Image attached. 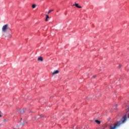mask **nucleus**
I'll return each instance as SVG.
<instances>
[{"label": "nucleus", "instance_id": "1a4fd4ad", "mask_svg": "<svg viewBox=\"0 0 129 129\" xmlns=\"http://www.w3.org/2000/svg\"><path fill=\"white\" fill-rule=\"evenodd\" d=\"M36 5L35 4H33L32 6V9H35V8H36Z\"/></svg>", "mask_w": 129, "mask_h": 129}, {"label": "nucleus", "instance_id": "f257e3e1", "mask_svg": "<svg viewBox=\"0 0 129 129\" xmlns=\"http://www.w3.org/2000/svg\"><path fill=\"white\" fill-rule=\"evenodd\" d=\"M126 113L124 115V117H123L121 119V121H119L116 122L114 123V125L113 126L110 127V129H115L116 127H118V126H120V124H122V123H124V122L126 120V116H128V117H129V107L126 109Z\"/></svg>", "mask_w": 129, "mask_h": 129}, {"label": "nucleus", "instance_id": "0eeeda50", "mask_svg": "<svg viewBox=\"0 0 129 129\" xmlns=\"http://www.w3.org/2000/svg\"><path fill=\"white\" fill-rule=\"evenodd\" d=\"M48 19H49V16L48 15H46V19H45V22L48 21Z\"/></svg>", "mask_w": 129, "mask_h": 129}, {"label": "nucleus", "instance_id": "ddd939ff", "mask_svg": "<svg viewBox=\"0 0 129 129\" xmlns=\"http://www.w3.org/2000/svg\"><path fill=\"white\" fill-rule=\"evenodd\" d=\"M93 78H95V77H96V76H93Z\"/></svg>", "mask_w": 129, "mask_h": 129}, {"label": "nucleus", "instance_id": "dca6fc26", "mask_svg": "<svg viewBox=\"0 0 129 129\" xmlns=\"http://www.w3.org/2000/svg\"><path fill=\"white\" fill-rule=\"evenodd\" d=\"M116 106H117V105H116Z\"/></svg>", "mask_w": 129, "mask_h": 129}, {"label": "nucleus", "instance_id": "4468645a", "mask_svg": "<svg viewBox=\"0 0 129 129\" xmlns=\"http://www.w3.org/2000/svg\"><path fill=\"white\" fill-rule=\"evenodd\" d=\"M24 122H25V123H27V121H25Z\"/></svg>", "mask_w": 129, "mask_h": 129}, {"label": "nucleus", "instance_id": "20e7f679", "mask_svg": "<svg viewBox=\"0 0 129 129\" xmlns=\"http://www.w3.org/2000/svg\"><path fill=\"white\" fill-rule=\"evenodd\" d=\"M58 73H59V71L56 70L52 73V75H55V74H58Z\"/></svg>", "mask_w": 129, "mask_h": 129}, {"label": "nucleus", "instance_id": "f03ea898", "mask_svg": "<svg viewBox=\"0 0 129 129\" xmlns=\"http://www.w3.org/2000/svg\"><path fill=\"white\" fill-rule=\"evenodd\" d=\"M9 25L6 24L3 26L2 28V31L4 32V33H6L7 32V30L9 29Z\"/></svg>", "mask_w": 129, "mask_h": 129}, {"label": "nucleus", "instance_id": "6e6552de", "mask_svg": "<svg viewBox=\"0 0 129 129\" xmlns=\"http://www.w3.org/2000/svg\"><path fill=\"white\" fill-rule=\"evenodd\" d=\"M95 122H96V123H98V124H100V121L98 120H95Z\"/></svg>", "mask_w": 129, "mask_h": 129}, {"label": "nucleus", "instance_id": "7ed1b4c3", "mask_svg": "<svg viewBox=\"0 0 129 129\" xmlns=\"http://www.w3.org/2000/svg\"><path fill=\"white\" fill-rule=\"evenodd\" d=\"M75 6L76 7V8H78V9H81V6H79V5H78V4H76V3H75V4H74L73 5V6Z\"/></svg>", "mask_w": 129, "mask_h": 129}, {"label": "nucleus", "instance_id": "f8f14e48", "mask_svg": "<svg viewBox=\"0 0 129 129\" xmlns=\"http://www.w3.org/2000/svg\"><path fill=\"white\" fill-rule=\"evenodd\" d=\"M44 116L43 115H40V117H43Z\"/></svg>", "mask_w": 129, "mask_h": 129}, {"label": "nucleus", "instance_id": "423d86ee", "mask_svg": "<svg viewBox=\"0 0 129 129\" xmlns=\"http://www.w3.org/2000/svg\"><path fill=\"white\" fill-rule=\"evenodd\" d=\"M27 109H23L22 110L20 111L21 113H24V112H26Z\"/></svg>", "mask_w": 129, "mask_h": 129}, {"label": "nucleus", "instance_id": "39448f33", "mask_svg": "<svg viewBox=\"0 0 129 129\" xmlns=\"http://www.w3.org/2000/svg\"><path fill=\"white\" fill-rule=\"evenodd\" d=\"M38 61H43V57L41 56H40L38 58Z\"/></svg>", "mask_w": 129, "mask_h": 129}, {"label": "nucleus", "instance_id": "2eb2a0df", "mask_svg": "<svg viewBox=\"0 0 129 129\" xmlns=\"http://www.w3.org/2000/svg\"><path fill=\"white\" fill-rule=\"evenodd\" d=\"M21 120L23 119V118H21Z\"/></svg>", "mask_w": 129, "mask_h": 129}, {"label": "nucleus", "instance_id": "9d476101", "mask_svg": "<svg viewBox=\"0 0 129 129\" xmlns=\"http://www.w3.org/2000/svg\"><path fill=\"white\" fill-rule=\"evenodd\" d=\"M54 10H50L48 12V14H50V13L53 12Z\"/></svg>", "mask_w": 129, "mask_h": 129}, {"label": "nucleus", "instance_id": "9b49d317", "mask_svg": "<svg viewBox=\"0 0 129 129\" xmlns=\"http://www.w3.org/2000/svg\"><path fill=\"white\" fill-rule=\"evenodd\" d=\"M118 68H121V65L119 64L118 66Z\"/></svg>", "mask_w": 129, "mask_h": 129}]
</instances>
